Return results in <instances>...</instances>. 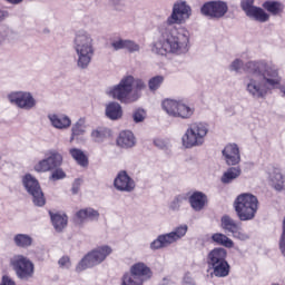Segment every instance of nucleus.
<instances>
[{
  "mask_svg": "<svg viewBox=\"0 0 285 285\" xmlns=\"http://www.w3.org/2000/svg\"><path fill=\"white\" fill-rule=\"evenodd\" d=\"M188 43H190L188 35L168 27L164 30L159 40L154 43L151 50L163 57H166V55H184L188 52Z\"/></svg>",
  "mask_w": 285,
  "mask_h": 285,
  "instance_id": "obj_1",
  "label": "nucleus"
},
{
  "mask_svg": "<svg viewBox=\"0 0 285 285\" xmlns=\"http://www.w3.org/2000/svg\"><path fill=\"white\" fill-rule=\"evenodd\" d=\"M146 83L141 79H135L132 76L124 77L117 86L107 91L109 97L117 99L120 104H132L139 99V94L145 90Z\"/></svg>",
  "mask_w": 285,
  "mask_h": 285,
  "instance_id": "obj_2",
  "label": "nucleus"
},
{
  "mask_svg": "<svg viewBox=\"0 0 285 285\" xmlns=\"http://www.w3.org/2000/svg\"><path fill=\"white\" fill-rule=\"evenodd\" d=\"M234 209L240 222H250L259 210V199L253 194H240L234 200Z\"/></svg>",
  "mask_w": 285,
  "mask_h": 285,
  "instance_id": "obj_3",
  "label": "nucleus"
},
{
  "mask_svg": "<svg viewBox=\"0 0 285 285\" xmlns=\"http://www.w3.org/2000/svg\"><path fill=\"white\" fill-rule=\"evenodd\" d=\"M109 255H112V247L108 245L98 246L91 249L78 263L76 267L77 273H81V271H86L87 268H94V266H99V264L106 262Z\"/></svg>",
  "mask_w": 285,
  "mask_h": 285,
  "instance_id": "obj_4",
  "label": "nucleus"
},
{
  "mask_svg": "<svg viewBox=\"0 0 285 285\" xmlns=\"http://www.w3.org/2000/svg\"><path fill=\"white\" fill-rule=\"evenodd\" d=\"M75 45L79 68H88L90 61H92V56L95 55L92 38L86 32H80L76 36Z\"/></svg>",
  "mask_w": 285,
  "mask_h": 285,
  "instance_id": "obj_5",
  "label": "nucleus"
},
{
  "mask_svg": "<svg viewBox=\"0 0 285 285\" xmlns=\"http://www.w3.org/2000/svg\"><path fill=\"white\" fill-rule=\"evenodd\" d=\"M207 135L208 127H206V125L203 122H193L188 126L181 138L183 146L185 148H195L196 146H202Z\"/></svg>",
  "mask_w": 285,
  "mask_h": 285,
  "instance_id": "obj_6",
  "label": "nucleus"
},
{
  "mask_svg": "<svg viewBox=\"0 0 285 285\" xmlns=\"http://www.w3.org/2000/svg\"><path fill=\"white\" fill-rule=\"evenodd\" d=\"M161 108L169 117L190 119L195 115V108L186 105L184 100L165 99L161 102Z\"/></svg>",
  "mask_w": 285,
  "mask_h": 285,
  "instance_id": "obj_7",
  "label": "nucleus"
},
{
  "mask_svg": "<svg viewBox=\"0 0 285 285\" xmlns=\"http://www.w3.org/2000/svg\"><path fill=\"white\" fill-rule=\"evenodd\" d=\"M63 164V156L57 149H50L45 154V159L38 161L33 170L36 173H50V170H55L60 168Z\"/></svg>",
  "mask_w": 285,
  "mask_h": 285,
  "instance_id": "obj_8",
  "label": "nucleus"
},
{
  "mask_svg": "<svg viewBox=\"0 0 285 285\" xmlns=\"http://www.w3.org/2000/svg\"><path fill=\"white\" fill-rule=\"evenodd\" d=\"M186 233H188V225H181L177 227L174 232L159 235L157 239H155L150 244V248L151 250H159V248H166V246H170V244H175V242H179L181 237L186 236Z\"/></svg>",
  "mask_w": 285,
  "mask_h": 285,
  "instance_id": "obj_9",
  "label": "nucleus"
},
{
  "mask_svg": "<svg viewBox=\"0 0 285 285\" xmlns=\"http://www.w3.org/2000/svg\"><path fill=\"white\" fill-rule=\"evenodd\" d=\"M22 184L32 197V202L35 206L43 207L46 206V196L43 195V190H41V185H39V180L35 178V176L27 174L22 178Z\"/></svg>",
  "mask_w": 285,
  "mask_h": 285,
  "instance_id": "obj_10",
  "label": "nucleus"
},
{
  "mask_svg": "<svg viewBox=\"0 0 285 285\" xmlns=\"http://www.w3.org/2000/svg\"><path fill=\"white\" fill-rule=\"evenodd\" d=\"M10 264L19 279H30L35 276V263L23 255L11 258Z\"/></svg>",
  "mask_w": 285,
  "mask_h": 285,
  "instance_id": "obj_11",
  "label": "nucleus"
},
{
  "mask_svg": "<svg viewBox=\"0 0 285 285\" xmlns=\"http://www.w3.org/2000/svg\"><path fill=\"white\" fill-rule=\"evenodd\" d=\"M190 6L186 4V2L175 3L170 17L167 18V26H181V23L186 22V19H190Z\"/></svg>",
  "mask_w": 285,
  "mask_h": 285,
  "instance_id": "obj_12",
  "label": "nucleus"
},
{
  "mask_svg": "<svg viewBox=\"0 0 285 285\" xmlns=\"http://www.w3.org/2000/svg\"><path fill=\"white\" fill-rule=\"evenodd\" d=\"M200 12L210 19H222L228 12V4L222 0L209 1L203 4Z\"/></svg>",
  "mask_w": 285,
  "mask_h": 285,
  "instance_id": "obj_13",
  "label": "nucleus"
},
{
  "mask_svg": "<svg viewBox=\"0 0 285 285\" xmlns=\"http://www.w3.org/2000/svg\"><path fill=\"white\" fill-rule=\"evenodd\" d=\"M220 227L225 233H230L235 239L246 240L248 238V234L244 233L242 229V225L235 222L230 216L225 215L220 219Z\"/></svg>",
  "mask_w": 285,
  "mask_h": 285,
  "instance_id": "obj_14",
  "label": "nucleus"
},
{
  "mask_svg": "<svg viewBox=\"0 0 285 285\" xmlns=\"http://www.w3.org/2000/svg\"><path fill=\"white\" fill-rule=\"evenodd\" d=\"M10 104H14L18 108H24V110H30L35 108L37 101L32 97L31 92L17 91L8 96Z\"/></svg>",
  "mask_w": 285,
  "mask_h": 285,
  "instance_id": "obj_15",
  "label": "nucleus"
},
{
  "mask_svg": "<svg viewBox=\"0 0 285 285\" xmlns=\"http://www.w3.org/2000/svg\"><path fill=\"white\" fill-rule=\"evenodd\" d=\"M264 79V81L272 86V88H275V86H279L282 83V77H279V69L275 66L267 65L265 62V67H263L261 79Z\"/></svg>",
  "mask_w": 285,
  "mask_h": 285,
  "instance_id": "obj_16",
  "label": "nucleus"
},
{
  "mask_svg": "<svg viewBox=\"0 0 285 285\" xmlns=\"http://www.w3.org/2000/svg\"><path fill=\"white\" fill-rule=\"evenodd\" d=\"M114 186L120 193H132L135 190V180L128 176L126 170H121L115 178Z\"/></svg>",
  "mask_w": 285,
  "mask_h": 285,
  "instance_id": "obj_17",
  "label": "nucleus"
},
{
  "mask_svg": "<svg viewBox=\"0 0 285 285\" xmlns=\"http://www.w3.org/2000/svg\"><path fill=\"white\" fill-rule=\"evenodd\" d=\"M129 273L134 275V277H138L139 279H142V283L150 279L153 277V269L148 267L145 263H135L130 269Z\"/></svg>",
  "mask_w": 285,
  "mask_h": 285,
  "instance_id": "obj_18",
  "label": "nucleus"
},
{
  "mask_svg": "<svg viewBox=\"0 0 285 285\" xmlns=\"http://www.w3.org/2000/svg\"><path fill=\"white\" fill-rule=\"evenodd\" d=\"M223 155L225 156V161L228 166H237L242 159L239 156V147L235 144L227 145L223 150Z\"/></svg>",
  "mask_w": 285,
  "mask_h": 285,
  "instance_id": "obj_19",
  "label": "nucleus"
},
{
  "mask_svg": "<svg viewBox=\"0 0 285 285\" xmlns=\"http://www.w3.org/2000/svg\"><path fill=\"white\" fill-rule=\"evenodd\" d=\"M247 90L253 97H257L258 99H264L266 95H268V87L262 83L259 80L250 79L247 85Z\"/></svg>",
  "mask_w": 285,
  "mask_h": 285,
  "instance_id": "obj_20",
  "label": "nucleus"
},
{
  "mask_svg": "<svg viewBox=\"0 0 285 285\" xmlns=\"http://www.w3.org/2000/svg\"><path fill=\"white\" fill-rule=\"evenodd\" d=\"M226 257H228V252L224 247H215L207 255V264L208 266L220 264L226 262Z\"/></svg>",
  "mask_w": 285,
  "mask_h": 285,
  "instance_id": "obj_21",
  "label": "nucleus"
},
{
  "mask_svg": "<svg viewBox=\"0 0 285 285\" xmlns=\"http://www.w3.org/2000/svg\"><path fill=\"white\" fill-rule=\"evenodd\" d=\"M263 68H266V61H248L243 66V71L246 72V75H250L252 77H258L262 79V70Z\"/></svg>",
  "mask_w": 285,
  "mask_h": 285,
  "instance_id": "obj_22",
  "label": "nucleus"
},
{
  "mask_svg": "<svg viewBox=\"0 0 285 285\" xmlns=\"http://www.w3.org/2000/svg\"><path fill=\"white\" fill-rule=\"evenodd\" d=\"M49 216L51 224L57 233H61V230L68 226V215L61 213H52L49 210Z\"/></svg>",
  "mask_w": 285,
  "mask_h": 285,
  "instance_id": "obj_23",
  "label": "nucleus"
},
{
  "mask_svg": "<svg viewBox=\"0 0 285 285\" xmlns=\"http://www.w3.org/2000/svg\"><path fill=\"white\" fill-rule=\"evenodd\" d=\"M95 219H99V212L92 208L80 209L76 213L77 224H83V222H95Z\"/></svg>",
  "mask_w": 285,
  "mask_h": 285,
  "instance_id": "obj_24",
  "label": "nucleus"
},
{
  "mask_svg": "<svg viewBox=\"0 0 285 285\" xmlns=\"http://www.w3.org/2000/svg\"><path fill=\"white\" fill-rule=\"evenodd\" d=\"M189 204L194 210H203L208 204V197L202 191H194L189 197Z\"/></svg>",
  "mask_w": 285,
  "mask_h": 285,
  "instance_id": "obj_25",
  "label": "nucleus"
},
{
  "mask_svg": "<svg viewBox=\"0 0 285 285\" xmlns=\"http://www.w3.org/2000/svg\"><path fill=\"white\" fill-rule=\"evenodd\" d=\"M51 121V126L53 128H58V130H66V128H70L72 125V120L66 115H51L49 116Z\"/></svg>",
  "mask_w": 285,
  "mask_h": 285,
  "instance_id": "obj_26",
  "label": "nucleus"
},
{
  "mask_svg": "<svg viewBox=\"0 0 285 285\" xmlns=\"http://www.w3.org/2000/svg\"><path fill=\"white\" fill-rule=\"evenodd\" d=\"M208 266L213 271L212 275H214V277H228V275H230V264H228V261Z\"/></svg>",
  "mask_w": 285,
  "mask_h": 285,
  "instance_id": "obj_27",
  "label": "nucleus"
},
{
  "mask_svg": "<svg viewBox=\"0 0 285 285\" xmlns=\"http://www.w3.org/2000/svg\"><path fill=\"white\" fill-rule=\"evenodd\" d=\"M106 116L111 121H117V119H121L124 117V109H121V105L118 102H109L106 107Z\"/></svg>",
  "mask_w": 285,
  "mask_h": 285,
  "instance_id": "obj_28",
  "label": "nucleus"
},
{
  "mask_svg": "<svg viewBox=\"0 0 285 285\" xmlns=\"http://www.w3.org/2000/svg\"><path fill=\"white\" fill-rule=\"evenodd\" d=\"M117 145L120 148H132L135 146V135L132 131H121L117 138Z\"/></svg>",
  "mask_w": 285,
  "mask_h": 285,
  "instance_id": "obj_29",
  "label": "nucleus"
},
{
  "mask_svg": "<svg viewBox=\"0 0 285 285\" xmlns=\"http://www.w3.org/2000/svg\"><path fill=\"white\" fill-rule=\"evenodd\" d=\"M246 17L254 21H258L259 23H266V21L271 19V16L259 7H254L246 13Z\"/></svg>",
  "mask_w": 285,
  "mask_h": 285,
  "instance_id": "obj_30",
  "label": "nucleus"
},
{
  "mask_svg": "<svg viewBox=\"0 0 285 285\" xmlns=\"http://www.w3.org/2000/svg\"><path fill=\"white\" fill-rule=\"evenodd\" d=\"M212 244L216 246H224V248H233L235 243L228 236L222 233H215L210 237Z\"/></svg>",
  "mask_w": 285,
  "mask_h": 285,
  "instance_id": "obj_31",
  "label": "nucleus"
},
{
  "mask_svg": "<svg viewBox=\"0 0 285 285\" xmlns=\"http://www.w3.org/2000/svg\"><path fill=\"white\" fill-rule=\"evenodd\" d=\"M69 155H71L72 159L78 164V166H81L82 168H88V156L83 154L81 149L78 148H71L69 150Z\"/></svg>",
  "mask_w": 285,
  "mask_h": 285,
  "instance_id": "obj_32",
  "label": "nucleus"
},
{
  "mask_svg": "<svg viewBox=\"0 0 285 285\" xmlns=\"http://www.w3.org/2000/svg\"><path fill=\"white\" fill-rule=\"evenodd\" d=\"M109 137H112V131L106 127H98L91 132V138L97 142L106 141Z\"/></svg>",
  "mask_w": 285,
  "mask_h": 285,
  "instance_id": "obj_33",
  "label": "nucleus"
},
{
  "mask_svg": "<svg viewBox=\"0 0 285 285\" xmlns=\"http://www.w3.org/2000/svg\"><path fill=\"white\" fill-rule=\"evenodd\" d=\"M242 175V169L239 167H230L228 168L222 176V184H230L234 179H237Z\"/></svg>",
  "mask_w": 285,
  "mask_h": 285,
  "instance_id": "obj_34",
  "label": "nucleus"
},
{
  "mask_svg": "<svg viewBox=\"0 0 285 285\" xmlns=\"http://www.w3.org/2000/svg\"><path fill=\"white\" fill-rule=\"evenodd\" d=\"M13 242L18 248H30L32 246V236L27 234H17Z\"/></svg>",
  "mask_w": 285,
  "mask_h": 285,
  "instance_id": "obj_35",
  "label": "nucleus"
},
{
  "mask_svg": "<svg viewBox=\"0 0 285 285\" xmlns=\"http://www.w3.org/2000/svg\"><path fill=\"white\" fill-rule=\"evenodd\" d=\"M86 132V120L80 118L71 128L70 141H75L77 137H81Z\"/></svg>",
  "mask_w": 285,
  "mask_h": 285,
  "instance_id": "obj_36",
  "label": "nucleus"
},
{
  "mask_svg": "<svg viewBox=\"0 0 285 285\" xmlns=\"http://www.w3.org/2000/svg\"><path fill=\"white\" fill-rule=\"evenodd\" d=\"M120 285H144V279L127 272L122 275Z\"/></svg>",
  "mask_w": 285,
  "mask_h": 285,
  "instance_id": "obj_37",
  "label": "nucleus"
},
{
  "mask_svg": "<svg viewBox=\"0 0 285 285\" xmlns=\"http://www.w3.org/2000/svg\"><path fill=\"white\" fill-rule=\"evenodd\" d=\"M263 8L267 10L271 14H279L284 8L282 7V3L277 1H265L263 3Z\"/></svg>",
  "mask_w": 285,
  "mask_h": 285,
  "instance_id": "obj_38",
  "label": "nucleus"
},
{
  "mask_svg": "<svg viewBox=\"0 0 285 285\" xmlns=\"http://www.w3.org/2000/svg\"><path fill=\"white\" fill-rule=\"evenodd\" d=\"M161 83H164V76H155L149 79L148 88L151 92H155L161 88Z\"/></svg>",
  "mask_w": 285,
  "mask_h": 285,
  "instance_id": "obj_39",
  "label": "nucleus"
},
{
  "mask_svg": "<svg viewBox=\"0 0 285 285\" xmlns=\"http://www.w3.org/2000/svg\"><path fill=\"white\" fill-rule=\"evenodd\" d=\"M275 190H284V176L282 174H276L273 178Z\"/></svg>",
  "mask_w": 285,
  "mask_h": 285,
  "instance_id": "obj_40",
  "label": "nucleus"
},
{
  "mask_svg": "<svg viewBox=\"0 0 285 285\" xmlns=\"http://www.w3.org/2000/svg\"><path fill=\"white\" fill-rule=\"evenodd\" d=\"M132 119L135 121V124H141V121H144V119H146V110L138 108L134 111L132 114Z\"/></svg>",
  "mask_w": 285,
  "mask_h": 285,
  "instance_id": "obj_41",
  "label": "nucleus"
},
{
  "mask_svg": "<svg viewBox=\"0 0 285 285\" xmlns=\"http://www.w3.org/2000/svg\"><path fill=\"white\" fill-rule=\"evenodd\" d=\"M50 179L52 181H59V179H66V171H63V169L57 167L56 169H53Z\"/></svg>",
  "mask_w": 285,
  "mask_h": 285,
  "instance_id": "obj_42",
  "label": "nucleus"
},
{
  "mask_svg": "<svg viewBox=\"0 0 285 285\" xmlns=\"http://www.w3.org/2000/svg\"><path fill=\"white\" fill-rule=\"evenodd\" d=\"M186 202V196L178 195L174 198V200L170 204L171 210H179V206Z\"/></svg>",
  "mask_w": 285,
  "mask_h": 285,
  "instance_id": "obj_43",
  "label": "nucleus"
},
{
  "mask_svg": "<svg viewBox=\"0 0 285 285\" xmlns=\"http://www.w3.org/2000/svg\"><path fill=\"white\" fill-rule=\"evenodd\" d=\"M240 8L247 14L255 7V0H242Z\"/></svg>",
  "mask_w": 285,
  "mask_h": 285,
  "instance_id": "obj_44",
  "label": "nucleus"
},
{
  "mask_svg": "<svg viewBox=\"0 0 285 285\" xmlns=\"http://www.w3.org/2000/svg\"><path fill=\"white\" fill-rule=\"evenodd\" d=\"M125 49L129 52H139V45L131 40H125Z\"/></svg>",
  "mask_w": 285,
  "mask_h": 285,
  "instance_id": "obj_45",
  "label": "nucleus"
},
{
  "mask_svg": "<svg viewBox=\"0 0 285 285\" xmlns=\"http://www.w3.org/2000/svg\"><path fill=\"white\" fill-rule=\"evenodd\" d=\"M244 62L239 59H236L232 62L230 68L235 70V72H239V70H244Z\"/></svg>",
  "mask_w": 285,
  "mask_h": 285,
  "instance_id": "obj_46",
  "label": "nucleus"
},
{
  "mask_svg": "<svg viewBox=\"0 0 285 285\" xmlns=\"http://www.w3.org/2000/svg\"><path fill=\"white\" fill-rule=\"evenodd\" d=\"M115 50H124L126 48V40H117L111 43Z\"/></svg>",
  "mask_w": 285,
  "mask_h": 285,
  "instance_id": "obj_47",
  "label": "nucleus"
},
{
  "mask_svg": "<svg viewBox=\"0 0 285 285\" xmlns=\"http://www.w3.org/2000/svg\"><path fill=\"white\" fill-rule=\"evenodd\" d=\"M59 266H61V268H63L65 266H70V257L68 256H62L59 261H58Z\"/></svg>",
  "mask_w": 285,
  "mask_h": 285,
  "instance_id": "obj_48",
  "label": "nucleus"
},
{
  "mask_svg": "<svg viewBox=\"0 0 285 285\" xmlns=\"http://www.w3.org/2000/svg\"><path fill=\"white\" fill-rule=\"evenodd\" d=\"M154 144L157 148H166V141H164V139L157 138L154 140Z\"/></svg>",
  "mask_w": 285,
  "mask_h": 285,
  "instance_id": "obj_49",
  "label": "nucleus"
},
{
  "mask_svg": "<svg viewBox=\"0 0 285 285\" xmlns=\"http://www.w3.org/2000/svg\"><path fill=\"white\" fill-rule=\"evenodd\" d=\"M0 285H16L9 276H3Z\"/></svg>",
  "mask_w": 285,
  "mask_h": 285,
  "instance_id": "obj_50",
  "label": "nucleus"
},
{
  "mask_svg": "<svg viewBox=\"0 0 285 285\" xmlns=\"http://www.w3.org/2000/svg\"><path fill=\"white\" fill-rule=\"evenodd\" d=\"M7 17H8V11L0 10V22L7 19Z\"/></svg>",
  "mask_w": 285,
  "mask_h": 285,
  "instance_id": "obj_51",
  "label": "nucleus"
},
{
  "mask_svg": "<svg viewBox=\"0 0 285 285\" xmlns=\"http://www.w3.org/2000/svg\"><path fill=\"white\" fill-rule=\"evenodd\" d=\"M7 1H9V3H21V1L23 0H7Z\"/></svg>",
  "mask_w": 285,
  "mask_h": 285,
  "instance_id": "obj_52",
  "label": "nucleus"
},
{
  "mask_svg": "<svg viewBox=\"0 0 285 285\" xmlns=\"http://www.w3.org/2000/svg\"><path fill=\"white\" fill-rule=\"evenodd\" d=\"M281 92H283V95L285 96V87L281 88Z\"/></svg>",
  "mask_w": 285,
  "mask_h": 285,
  "instance_id": "obj_53",
  "label": "nucleus"
}]
</instances>
